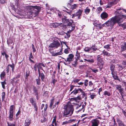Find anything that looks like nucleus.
Segmentation results:
<instances>
[{
  "label": "nucleus",
  "instance_id": "obj_52",
  "mask_svg": "<svg viewBox=\"0 0 126 126\" xmlns=\"http://www.w3.org/2000/svg\"><path fill=\"white\" fill-rule=\"evenodd\" d=\"M110 67L111 71H112L114 70L115 67L112 64L110 65Z\"/></svg>",
  "mask_w": 126,
  "mask_h": 126
},
{
  "label": "nucleus",
  "instance_id": "obj_17",
  "mask_svg": "<svg viewBox=\"0 0 126 126\" xmlns=\"http://www.w3.org/2000/svg\"><path fill=\"white\" fill-rule=\"evenodd\" d=\"M82 11V10L79 9L77 11V12L75 13V15L78 17V19H80V16L81 15Z\"/></svg>",
  "mask_w": 126,
  "mask_h": 126
},
{
  "label": "nucleus",
  "instance_id": "obj_56",
  "mask_svg": "<svg viewBox=\"0 0 126 126\" xmlns=\"http://www.w3.org/2000/svg\"><path fill=\"white\" fill-rule=\"evenodd\" d=\"M6 69V73H8L9 72L10 69L8 65L7 66Z\"/></svg>",
  "mask_w": 126,
  "mask_h": 126
},
{
  "label": "nucleus",
  "instance_id": "obj_40",
  "mask_svg": "<svg viewBox=\"0 0 126 126\" xmlns=\"http://www.w3.org/2000/svg\"><path fill=\"white\" fill-rule=\"evenodd\" d=\"M104 94L105 95H107L108 96H110L111 94L110 92H108L107 91H106L104 92Z\"/></svg>",
  "mask_w": 126,
  "mask_h": 126
},
{
  "label": "nucleus",
  "instance_id": "obj_6",
  "mask_svg": "<svg viewBox=\"0 0 126 126\" xmlns=\"http://www.w3.org/2000/svg\"><path fill=\"white\" fill-rule=\"evenodd\" d=\"M97 63L98 65L100 66H102L104 64V62L100 55H98L97 56Z\"/></svg>",
  "mask_w": 126,
  "mask_h": 126
},
{
  "label": "nucleus",
  "instance_id": "obj_27",
  "mask_svg": "<svg viewBox=\"0 0 126 126\" xmlns=\"http://www.w3.org/2000/svg\"><path fill=\"white\" fill-rule=\"evenodd\" d=\"M1 83L2 85V87L3 89H5V84H6L7 83L6 82V80H5L1 82Z\"/></svg>",
  "mask_w": 126,
  "mask_h": 126
},
{
  "label": "nucleus",
  "instance_id": "obj_63",
  "mask_svg": "<svg viewBox=\"0 0 126 126\" xmlns=\"http://www.w3.org/2000/svg\"><path fill=\"white\" fill-rule=\"evenodd\" d=\"M64 52L66 54H67L69 53V51L67 48H66L65 49Z\"/></svg>",
  "mask_w": 126,
  "mask_h": 126
},
{
  "label": "nucleus",
  "instance_id": "obj_54",
  "mask_svg": "<svg viewBox=\"0 0 126 126\" xmlns=\"http://www.w3.org/2000/svg\"><path fill=\"white\" fill-rule=\"evenodd\" d=\"M88 80L87 79H86L85 80L84 82V85L85 86H87L88 84Z\"/></svg>",
  "mask_w": 126,
  "mask_h": 126
},
{
  "label": "nucleus",
  "instance_id": "obj_10",
  "mask_svg": "<svg viewBox=\"0 0 126 126\" xmlns=\"http://www.w3.org/2000/svg\"><path fill=\"white\" fill-rule=\"evenodd\" d=\"M67 26L69 29V30L71 31H72L75 28V24L73 22H69Z\"/></svg>",
  "mask_w": 126,
  "mask_h": 126
},
{
  "label": "nucleus",
  "instance_id": "obj_62",
  "mask_svg": "<svg viewBox=\"0 0 126 126\" xmlns=\"http://www.w3.org/2000/svg\"><path fill=\"white\" fill-rule=\"evenodd\" d=\"M0 3L3 4L5 3V0H0Z\"/></svg>",
  "mask_w": 126,
  "mask_h": 126
},
{
  "label": "nucleus",
  "instance_id": "obj_29",
  "mask_svg": "<svg viewBox=\"0 0 126 126\" xmlns=\"http://www.w3.org/2000/svg\"><path fill=\"white\" fill-rule=\"evenodd\" d=\"M52 124L53 125H54L55 126H57V124L56 122V118L55 117L53 119L52 122Z\"/></svg>",
  "mask_w": 126,
  "mask_h": 126
},
{
  "label": "nucleus",
  "instance_id": "obj_35",
  "mask_svg": "<svg viewBox=\"0 0 126 126\" xmlns=\"http://www.w3.org/2000/svg\"><path fill=\"white\" fill-rule=\"evenodd\" d=\"M78 6L77 4H74L73 5H72L71 6V8L72 9H76V8Z\"/></svg>",
  "mask_w": 126,
  "mask_h": 126
},
{
  "label": "nucleus",
  "instance_id": "obj_30",
  "mask_svg": "<svg viewBox=\"0 0 126 126\" xmlns=\"http://www.w3.org/2000/svg\"><path fill=\"white\" fill-rule=\"evenodd\" d=\"M81 92L82 94V98H84V99H85L86 101L87 99L86 96L84 92H82V91Z\"/></svg>",
  "mask_w": 126,
  "mask_h": 126
},
{
  "label": "nucleus",
  "instance_id": "obj_50",
  "mask_svg": "<svg viewBox=\"0 0 126 126\" xmlns=\"http://www.w3.org/2000/svg\"><path fill=\"white\" fill-rule=\"evenodd\" d=\"M102 10V8L100 7H99L97 8L98 12V13H100V12Z\"/></svg>",
  "mask_w": 126,
  "mask_h": 126
},
{
  "label": "nucleus",
  "instance_id": "obj_25",
  "mask_svg": "<svg viewBox=\"0 0 126 126\" xmlns=\"http://www.w3.org/2000/svg\"><path fill=\"white\" fill-rule=\"evenodd\" d=\"M112 77L115 80H117L120 82L121 81V79L119 78L116 75L114 74L112 76Z\"/></svg>",
  "mask_w": 126,
  "mask_h": 126
},
{
  "label": "nucleus",
  "instance_id": "obj_37",
  "mask_svg": "<svg viewBox=\"0 0 126 126\" xmlns=\"http://www.w3.org/2000/svg\"><path fill=\"white\" fill-rule=\"evenodd\" d=\"M9 67L10 66L11 68H12V71H14V65L13 63L12 64H9L8 65Z\"/></svg>",
  "mask_w": 126,
  "mask_h": 126
},
{
  "label": "nucleus",
  "instance_id": "obj_33",
  "mask_svg": "<svg viewBox=\"0 0 126 126\" xmlns=\"http://www.w3.org/2000/svg\"><path fill=\"white\" fill-rule=\"evenodd\" d=\"M54 101V99L53 98H51V102L49 105V107L50 108L52 107V105L53 104Z\"/></svg>",
  "mask_w": 126,
  "mask_h": 126
},
{
  "label": "nucleus",
  "instance_id": "obj_15",
  "mask_svg": "<svg viewBox=\"0 0 126 126\" xmlns=\"http://www.w3.org/2000/svg\"><path fill=\"white\" fill-rule=\"evenodd\" d=\"M74 57V55L72 54H70L68 56V57L67 58L66 60L65 59L63 58V59L65 60L66 62H70L72 61L73 60V58Z\"/></svg>",
  "mask_w": 126,
  "mask_h": 126
},
{
  "label": "nucleus",
  "instance_id": "obj_60",
  "mask_svg": "<svg viewBox=\"0 0 126 126\" xmlns=\"http://www.w3.org/2000/svg\"><path fill=\"white\" fill-rule=\"evenodd\" d=\"M75 86L74 85H71L70 86V90L69 91H71L72 90Z\"/></svg>",
  "mask_w": 126,
  "mask_h": 126
},
{
  "label": "nucleus",
  "instance_id": "obj_7",
  "mask_svg": "<svg viewBox=\"0 0 126 126\" xmlns=\"http://www.w3.org/2000/svg\"><path fill=\"white\" fill-rule=\"evenodd\" d=\"M116 89L118 90L120 93L121 95L122 96V98H123V94H124V89L122 88V86L120 85H116Z\"/></svg>",
  "mask_w": 126,
  "mask_h": 126
},
{
  "label": "nucleus",
  "instance_id": "obj_45",
  "mask_svg": "<svg viewBox=\"0 0 126 126\" xmlns=\"http://www.w3.org/2000/svg\"><path fill=\"white\" fill-rule=\"evenodd\" d=\"M62 49L61 50H60V51L59 52H58L57 53H56V56H57L59 55H61L63 53L62 52Z\"/></svg>",
  "mask_w": 126,
  "mask_h": 126
},
{
  "label": "nucleus",
  "instance_id": "obj_41",
  "mask_svg": "<svg viewBox=\"0 0 126 126\" xmlns=\"http://www.w3.org/2000/svg\"><path fill=\"white\" fill-rule=\"evenodd\" d=\"M36 82L37 84L38 85H40V79L39 78H38V79H36Z\"/></svg>",
  "mask_w": 126,
  "mask_h": 126
},
{
  "label": "nucleus",
  "instance_id": "obj_34",
  "mask_svg": "<svg viewBox=\"0 0 126 126\" xmlns=\"http://www.w3.org/2000/svg\"><path fill=\"white\" fill-rule=\"evenodd\" d=\"M72 16V18L74 19H75V20L78 19V17L75 15V14L72 15L71 16Z\"/></svg>",
  "mask_w": 126,
  "mask_h": 126
},
{
  "label": "nucleus",
  "instance_id": "obj_2",
  "mask_svg": "<svg viewBox=\"0 0 126 126\" xmlns=\"http://www.w3.org/2000/svg\"><path fill=\"white\" fill-rule=\"evenodd\" d=\"M40 8L39 7L37 6H32L30 8L29 12L26 13V15H27L28 18H33L38 15L39 12V11Z\"/></svg>",
  "mask_w": 126,
  "mask_h": 126
},
{
  "label": "nucleus",
  "instance_id": "obj_20",
  "mask_svg": "<svg viewBox=\"0 0 126 126\" xmlns=\"http://www.w3.org/2000/svg\"><path fill=\"white\" fill-rule=\"evenodd\" d=\"M90 11V9L88 7H87L86 8L84 9V12L86 15L88 14Z\"/></svg>",
  "mask_w": 126,
  "mask_h": 126
},
{
  "label": "nucleus",
  "instance_id": "obj_12",
  "mask_svg": "<svg viewBox=\"0 0 126 126\" xmlns=\"http://www.w3.org/2000/svg\"><path fill=\"white\" fill-rule=\"evenodd\" d=\"M82 90L80 88H78L77 89H75L70 93V94L73 95H76L77 93H79L82 91Z\"/></svg>",
  "mask_w": 126,
  "mask_h": 126
},
{
  "label": "nucleus",
  "instance_id": "obj_8",
  "mask_svg": "<svg viewBox=\"0 0 126 126\" xmlns=\"http://www.w3.org/2000/svg\"><path fill=\"white\" fill-rule=\"evenodd\" d=\"M14 108V106L13 105L11 106L10 107L9 119L11 121L13 119Z\"/></svg>",
  "mask_w": 126,
  "mask_h": 126
},
{
  "label": "nucleus",
  "instance_id": "obj_64",
  "mask_svg": "<svg viewBox=\"0 0 126 126\" xmlns=\"http://www.w3.org/2000/svg\"><path fill=\"white\" fill-rule=\"evenodd\" d=\"M121 81L122 83H123L124 85L125 86H126V82H125L124 80H122V79H121Z\"/></svg>",
  "mask_w": 126,
  "mask_h": 126
},
{
  "label": "nucleus",
  "instance_id": "obj_21",
  "mask_svg": "<svg viewBox=\"0 0 126 126\" xmlns=\"http://www.w3.org/2000/svg\"><path fill=\"white\" fill-rule=\"evenodd\" d=\"M102 53L103 54L104 56H109L110 55V54L105 50L103 51Z\"/></svg>",
  "mask_w": 126,
  "mask_h": 126
},
{
  "label": "nucleus",
  "instance_id": "obj_39",
  "mask_svg": "<svg viewBox=\"0 0 126 126\" xmlns=\"http://www.w3.org/2000/svg\"><path fill=\"white\" fill-rule=\"evenodd\" d=\"M91 50L90 47H85L84 49V50L85 52H88L89 51Z\"/></svg>",
  "mask_w": 126,
  "mask_h": 126
},
{
  "label": "nucleus",
  "instance_id": "obj_59",
  "mask_svg": "<svg viewBox=\"0 0 126 126\" xmlns=\"http://www.w3.org/2000/svg\"><path fill=\"white\" fill-rule=\"evenodd\" d=\"M121 26L124 29H126V22L121 24Z\"/></svg>",
  "mask_w": 126,
  "mask_h": 126
},
{
  "label": "nucleus",
  "instance_id": "obj_58",
  "mask_svg": "<svg viewBox=\"0 0 126 126\" xmlns=\"http://www.w3.org/2000/svg\"><path fill=\"white\" fill-rule=\"evenodd\" d=\"M33 59V57L32 56V52H31L30 54L29 59Z\"/></svg>",
  "mask_w": 126,
  "mask_h": 126
},
{
  "label": "nucleus",
  "instance_id": "obj_3",
  "mask_svg": "<svg viewBox=\"0 0 126 126\" xmlns=\"http://www.w3.org/2000/svg\"><path fill=\"white\" fill-rule=\"evenodd\" d=\"M64 110L62 115L63 117H67L68 115L71 116L73 114V109L71 102H69L67 103L64 106Z\"/></svg>",
  "mask_w": 126,
  "mask_h": 126
},
{
  "label": "nucleus",
  "instance_id": "obj_49",
  "mask_svg": "<svg viewBox=\"0 0 126 126\" xmlns=\"http://www.w3.org/2000/svg\"><path fill=\"white\" fill-rule=\"evenodd\" d=\"M30 101L32 105L33 104L36 102L35 101H34L33 98H31L30 99Z\"/></svg>",
  "mask_w": 126,
  "mask_h": 126
},
{
  "label": "nucleus",
  "instance_id": "obj_53",
  "mask_svg": "<svg viewBox=\"0 0 126 126\" xmlns=\"http://www.w3.org/2000/svg\"><path fill=\"white\" fill-rule=\"evenodd\" d=\"M97 28L98 29H101L102 28V26H101V24L100 23L98 24L97 25Z\"/></svg>",
  "mask_w": 126,
  "mask_h": 126
},
{
  "label": "nucleus",
  "instance_id": "obj_18",
  "mask_svg": "<svg viewBox=\"0 0 126 126\" xmlns=\"http://www.w3.org/2000/svg\"><path fill=\"white\" fill-rule=\"evenodd\" d=\"M25 122L24 126H29L30 124L31 123V120L30 119H27L26 120Z\"/></svg>",
  "mask_w": 126,
  "mask_h": 126
},
{
  "label": "nucleus",
  "instance_id": "obj_55",
  "mask_svg": "<svg viewBox=\"0 0 126 126\" xmlns=\"http://www.w3.org/2000/svg\"><path fill=\"white\" fill-rule=\"evenodd\" d=\"M104 47L105 48L107 49H109L110 48V45H105L104 46Z\"/></svg>",
  "mask_w": 126,
  "mask_h": 126
},
{
  "label": "nucleus",
  "instance_id": "obj_61",
  "mask_svg": "<svg viewBox=\"0 0 126 126\" xmlns=\"http://www.w3.org/2000/svg\"><path fill=\"white\" fill-rule=\"evenodd\" d=\"M122 112L124 114L125 117H126V110H124L123 109L122 110Z\"/></svg>",
  "mask_w": 126,
  "mask_h": 126
},
{
  "label": "nucleus",
  "instance_id": "obj_42",
  "mask_svg": "<svg viewBox=\"0 0 126 126\" xmlns=\"http://www.w3.org/2000/svg\"><path fill=\"white\" fill-rule=\"evenodd\" d=\"M91 50L92 49L94 51H95L97 49V47L94 46H93L92 47H90Z\"/></svg>",
  "mask_w": 126,
  "mask_h": 126
},
{
  "label": "nucleus",
  "instance_id": "obj_24",
  "mask_svg": "<svg viewBox=\"0 0 126 126\" xmlns=\"http://www.w3.org/2000/svg\"><path fill=\"white\" fill-rule=\"evenodd\" d=\"M13 40L11 39H9L7 40V44L9 46H10V45L13 43Z\"/></svg>",
  "mask_w": 126,
  "mask_h": 126
},
{
  "label": "nucleus",
  "instance_id": "obj_5",
  "mask_svg": "<svg viewBox=\"0 0 126 126\" xmlns=\"http://www.w3.org/2000/svg\"><path fill=\"white\" fill-rule=\"evenodd\" d=\"M42 66L44 67L45 66L44 64L42 63H36L33 67L34 70L35 72L36 71H37V68L38 69H41L44 71L42 67Z\"/></svg>",
  "mask_w": 126,
  "mask_h": 126
},
{
  "label": "nucleus",
  "instance_id": "obj_47",
  "mask_svg": "<svg viewBox=\"0 0 126 126\" xmlns=\"http://www.w3.org/2000/svg\"><path fill=\"white\" fill-rule=\"evenodd\" d=\"M59 26L61 27L62 28L63 30L64 29V28L65 27V25H63L62 23H60V24Z\"/></svg>",
  "mask_w": 126,
  "mask_h": 126
},
{
  "label": "nucleus",
  "instance_id": "obj_44",
  "mask_svg": "<svg viewBox=\"0 0 126 126\" xmlns=\"http://www.w3.org/2000/svg\"><path fill=\"white\" fill-rule=\"evenodd\" d=\"M46 121V119L44 117H42L41 118V122L42 123Z\"/></svg>",
  "mask_w": 126,
  "mask_h": 126
},
{
  "label": "nucleus",
  "instance_id": "obj_19",
  "mask_svg": "<svg viewBox=\"0 0 126 126\" xmlns=\"http://www.w3.org/2000/svg\"><path fill=\"white\" fill-rule=\"evenodd\" d=\"M62 21L64 23H67V24L69 22V20L67 19L66 17L62 18Z\"/></svg>",
  "mask_w": 126,
  "mask_h": 126
},
{
  "label": "nucleus",
  "instance_id": "obj_31",
  "mask_svg": "<svg viewBox=\"0 0 126 126\" xmlns=\"http://www.w3.org/2000/svg\"><path fill=\"white\" fill-rule=\"evenodd\" d=\"M121 51H125L126 49V45L125 43L124 45H123L121 47Z\"/></svg>",
  "mask_w": 126,
  "mask_h": 126
},
{
  "label": "nucleus",
  "instance_id": "obj_16",
  "mask_svg": "<svg viewBox=\"0 0 126 126\" xmlns=\"http://www.w3.org/2000/svg\"><path fill=\"white\" fill-rule=\"evenodd\" d=\"M100 17L102 19H107L108 17V15L106 12H103L101 14Z\"/></svg>",
  "mask_w": 126,
  "mask_h": 126
},
{
  "label": "nucleus",
  "instance_id": "obj_9",
  "mask_svg": "<svg viewBox=\"0 0 126 126\" xmlns=\"http://www.w3.org/2000/svg\"><path fill=\"white\" fill-rule=\"evenodd\" d=\"M73 100H74L75 101V102L71 103V104L72 103H73L74 104V105H72L73 106H77L76 107V108L77 109L80 107L81 106V104L79 103L80 101L77 100L76 99L77 98H73Z\"/></svg>",
  "mask_w": 126,
  "mask_h": 126
},
{
  "label": "nucleus",
  "instance_id": "obj_26",
  "mask_svg": "<svg viewBox=\"0 0 126 126\" xmlns=\"http://www.w3.org/2000/svg\"><path fill=\"white\" fill-rule=\"evenodd\" d=\"M84 60L86 61L89 63H93L94 62V61L93 59H84Z\"/></svg>",
  "mask_w": 126,
  "mask_h": 126
},
{
  "label": "nucleus",
  "instance_id": "obj_14",
  "mask_svg": "<svg viewBox=\"0 0 126 126\" xmlns=\"http://www.w3.org/2000/svg\"><path fill=\"white\" fill-rule=\"evenodd\" d=\"M32 90L34 94L36 95V99L38 100V90H37L36 88L34 86H33L32 88Z\"/></svg>",
  "mask_w": 126,
  "mask_h": 126
},
{
  "label": "nucleus",
  "instance_id": "obj_36",
  "mask_svg": "<svg viewBox=\"0 0 126 126\" xmlns=\"http://www.w3.org/2000/svg\"><path fill=\"white\" fill-rule=\"evenodd\" d=\"M20 75L19 74H18L17 75V76L16 78H14L12 79V81H11V83L12 84L13 83L14 80L16 79V78H20Z\"/></svg>",
  "mask_w": 126,
  "mask_h": 126
},
{
  "label": "nucleus",
  "instance_id": "obj_28",
  "mask_svg": "<svg viewBox=\"0 0 126 126\" xmlns=\"http://www.w3.org/2000/svg\"><path fill=\"white\" fill-rule=\"evenodd\" d=\"M39 76L41 77V79L42 81H43L44 79L45 76L43 73H41L40 74H39Z\"/></svg>",
  "mask_w": 126,
  "mask_h": 126
},
{
  "label": "nucleus",
  "instance_id": "obj_23",
  "mask_svg": "<svg viewBox=\"0 0 126 126\" xmlns=\"http://www.w3.org/2000/svg\"><path fill=\"white\" fill-rule=\"evenodd\" d=\"M117 122L119 126H126L120 120H118Z\"/></svg>",
  "mask_w": 126,
  "mask_h": 126
},
{
  "label": "nucleus",
  "instance_id": "obj_32",
  "mask_svg": "<svg viewBox=\"0 0 126 126\" xmlns=\"http://www.w3.org/2000/svg\"><path fill=\"white\" fill-rule=\"evenodd\" d=\"M5 75L6 74L5 72L3 71L2 72L0 75L1 79H3L4 76H5Z\"/></svg>",
  "mask_w": 126,
  "mask_h": 126
},
{
  "label": "nucleus",
  "instance_id": "obj_57",
  "mask_svg": "<svg viewBox=\"0 0 126 126\" xmlns=\"http://www.w3.org/2000/svg\"><path fill=\"white\" fill-rule=\"evenodd\" d=\"M91 70L93 72L95 73H96L97 72L98 70L97 69H93L91 68Z\"/></svg>",
  "mask_w": 126,
  "mask_h": 126
},
{
  "label": "nucleus",
  "instance_id": "obj_51",
  "mask_svg": "<svg viewBox=\"0 0 126 126\" xmlns=\"http://www.w3.org/2000/svg\"><path fill=\"white\" fill-rule=\"evenodd\" d=\"M7 123L8 126H15V124L11 123H9L8 122H7Z\"/></svg>",
  "mask_w": 126,
  "mask_h": 126
},
{
  "label": "nucleus",
  "instance_id": "obj_38",
  "mask_svg": "<svg viewBox=\"0 0 126 126\" xmlns=\"http://www.w3.org/2000/svg\"><path fill=\"white\" fill-rule=\"evenodd\" d=\"M32 105H33L34 108H35V110L36 111H37V110L38 108L37 107L36 105V102L33 104Z\"/></svg>",
  "mask_w": 126,
  "mask_h": 126
},
{
  "label": "nucleus",
  "instance_id": "obj_1",
  "mask_svg": "<svg viewBox=\"0 0 126 126\" xmlns=\"http://www.w3.org/2000/svg\"><path fill=\"white\" fill-rule=\"evenodd\" d=\"M121 10V9H119L116 11V16L110 18L104 24L102 25L101 24L102 28L105 26L109 27L112 28L116 23L119 24L122 22L124 18L126 16L121 14V12L120 11Z\"/></svg>",
  "mask_w": 126,
  "mask_h": 126
},
{
  "label": "nucleus",
  "instance_id": "obj_48",
  "mask_svg": "<svg viewBox=\"0 0 126 126\" xmlns=\"http://www.w3.org/2000/svg\"><path fill=\"white\" fill-rule=\"evenodd\" d=\"M60 23H55L53 25V26L56 28L58 26H59Z\"/></svg>",
  "mask_w": 126,
  "mask_h": 126
},
{
  "label": "nucleus",
  "instance_id": "obj_4",
  "mask_svg": "<svg viewBox=\"0 0 126 126\" xmlns=\"http://www.w3.org/2000/svg\"><path fill=\"white\" fill-rule=\"evenodd\" d=\"M59 39L57 38H56L53 40V42L51 43L48 46V47L52 48H57L60 46V44L59 42Z\"/></svg>",
  "mask_w": 126,
  "mask_h": 126
},
{
  "label": "nucleus",
  "instance_id": "obj_43",
  "mask_svg": "<svg viewBox=\"0 0 126 126\" xmlns=\"http://www.w3.org/2000/svg\"><path fill=\"white\" fill-rule=\"evenodd\" d=\"M77 59H76L74 61V62H73L72 64V65L75 67H76L77 65Z\"/></svg>",
  "mask_w": 126,
  "mask_h": 126
},
{
  "label": "nucleus",
  "instance_id": "obj_13",
  "mask_svg": "<svg viewBox=\"0 0 126 126\" xmlns=\"http://www.w3.org/2000/svg\"><path fill=\"white\" fill-rule=\"evenodd\" d=\"M117 2V0H114L113 1L109 2L107 8H110L111 6L116 4Z\"/></svg>",
  "mask_w": 126,
  "mask_h": 126
},
{
  "label": "nucleus",
  "instance_id": "obj_46",
  "mask_svg": "<svg viewBox=\"0 0 126 126\" xmlns=\"http://www.w3.org/2000/svg\"><path fill=\"white\" fill-rule=\"evenodd\" d=\"M125 67V66H122L119 65L118 66V68L120 70H121L123 68H124Z\"/></svg>",
  "mask_w": 126,
  "mask_h": 126
},
{
  "label": "nucleus",
  "instance_id": "obj_22",
  "mask_svg": "<svg viewBox=\"0 0 126 126\" xmlns=\"http://www.w3.org/2000/svg\"><path fill=\"white\" fill-rule=\"evenodd\" d=\"M5 92H3L1 93V97L2 101L3 102L5 100Z\"/></svg>",
  "mask_w": 126,
  "mask_h": 126
},
{
  "label": "nucleus",
  "instance_id": "obj_11",
  "mask_svg": "<svg viewBox=\"0 0 126 126\" xmlns=\"http://www.w3.org/2000/svg\"><path fill=\"white\" fill-rule=\"evenodd\" d=\"M92 126H98L99 123V121L96 119L92 120L91 121Z\"/></svg>",
  "mask_w": 126,
  "mask_h": 126
}]
</instances>
